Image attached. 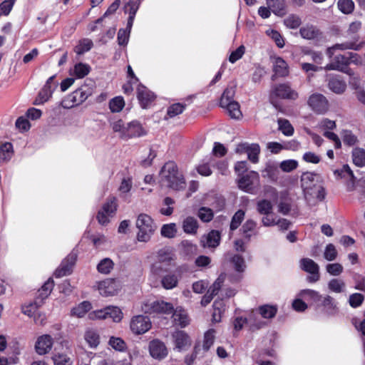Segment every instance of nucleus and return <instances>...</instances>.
I'll return each mask as SVG.
<instances>
[{"label": "nucleus", "instance_id": "c9c22d12", "mask_svg": "<svg viewBox=\"0 0 365 365\" xmlns=\"http://www.w3.org/2000/svg\"><path fill=\"white\" fill-rule=\"evenodd\" d=\"M351 158L353 163L359 167L363 168L365 166V149L356 147L351 151Z\"/></svg>", "mask_w": 365, "mask_h": 365}, {"label": "nucleus", "instance_id": "774afa93", "mask_svg": "<svg viewBox=\"0 0 365 365\" xmlns=\"http://www.w3.org/2000/svg\"><path fill=\"white\" fill-rule=\"evenodd\" d=\"M197 215L202 222H208L212 220L214 214L210 208L202 207L199 209Z\"/></svg>", "mask_w": 365, "mask_h": 365}, {"label": "nucleus", "instance_id": "c03bdc74", "mask_svg": "<svg viewBox=\"0 0 365 365\" xmlns=\"http://www.w3.org/2000/svg\"><path fill=\"white\" fill-rule=\"evenodd\" d=\"M298 297L304 300L312 301L314 302H318L322 299V297L318 292L312 289L301 290L298 294Z\"/></svg>", "mask_w": 365, "mask_h": 365}, {"label": "nucleus", "instance_id": "6ab92c4d", "mask_svg": "<svg viewBox=\"0 0 365 365\" xmlns=\"http://www.w3.org/2000/svg\"><path fill=\"white\" fill-rule=\"evenodd\" d=\"M304 197L310 205L322 201L325 197V190L320 184L315 185L312 189L304 192Z\"/></svg>", "mask_w": 365, "mask_h": 365}, {"label": "nucleus", "instance_id": "bb28decb", "mask_svg": "<svg viewBox=\"0 0 365 365\" xmlns=\"http://www.w3.org/2000/svg\"><path fill=\"white\" fill-rule=\"evenodd\" d=\"M145 134V130L139 122L134 120L127 124L125 138L140 137Z\"/></svg>", "mask_w": 365, "mask_h": 365}, {"label": "nucleus", "instance_id": "864d4df0", "mask_svg": "<svg viewBox=\"0 0 365 365\" xmlns=\"http://www.w3.org/2000/svg\"><path fill=\"white\" fill-rule=\"evenodd\" d=\"M157 257V261L169 265L174 259V254L170 250L164 248L158 251Z\"/></svg>", "mask_w": 365, "mask_h": 365}, {"label": "nucleus", "instance_id": "f3484780", "mask_svg": "<svg viewBox=\"0 0 365 365\" xmlns=\"http://www.w3.org/2000/svg\"><path fill=\"white\" fill-rule=\"evenodd\" d=\"M300 267L304 271L311 274L307 279L310 282H316L319 279V266L312 259L304 258L300 260Z\"/></svg>", "mask_w": 365, "mask_h": 365}, {"label": "nucleus", "instance_id": "f704fd0d", "mask_svg": "<svg viewBox=\"0 0 365 365\" xmlns=\"http://www.w3.org/2000/svg\"><path fill=\"white\" fill-rule=\"evenodd\" d=\"M299 33L303 38L312 40L318 38L321 36V32L315 26L307 25L300 29Z\"/></svg>", "mask_w": 365, "mask_h": 365}, {"label": "nucleus", "instance_id": "393cba45", "mask_svg": "<svg viewBox=\"0 0 365 365\" xmlns=\"http://www.w3.org/2000/svg\"><path fill=\"white\" fill-rule=\"evenodd\" d=\"M172 314L174 323L180 327H185L190 324L187 313L182 307H177Z\"/></svg>", "mask_w": 365, "mask_h": 365}, {"label": "nucleus", "instance_id": "e433bc0d", "mask_svg": "<svg viewBox=\"0 0 365 365\" xmlns=\"http://www.w3.org/2000/svg\"><path fill=\"white\" fill-rule=\"evenodd\" d=\"M349 180L346 183V190L349 192L357 191L365 194V180L359 179L356 180L354 175L353 178H349Z\"/></svg>", "mask_w": 365, "mask_h": 365}, {"label": "nucleus", "instance_id": "dca6fc26", "mask_svg": "<svg viewBox=\"0 0 365 365\" xmlns=\"http://www.w3.org/2000/svg\"><path fill=\"white\" fill-rule=\"evenodd\" d=\"M55 77V76H52L48 78L46 84L40 91L34 101L35 105H42L51 98L52 94L56 87V84L53 83Z\"/></svg>", "mask_w": 365, "mask_h": 365}, {"label": "nucleus", "instance_id": "603ef678", "mask_svg": "<svg viewBox=\"0 0 365 365\" xmlns=\"http://www.w3.org/2000/svg\"><path fill=\"white\" fill-rule=\"evenodd\" d=\"M329 289L334 293H341L345 290V283L342 279L338 278L331 279L328 282Z\"/></svg>", "mask_w": 365, "mask_h": 365}, {"label": "nucleus", "instance_id": "3c124183", "mask_svg": "<svg viewBox=\"0 0 365 365\" xmlns=\"http://www.w3.org/2000/svg\"><path fill=\"white\" fill-rule=\"evenodd\" d=\"M235 270L238 273L243 272L246 269V264L244 258L240 255H234L230 259Z\"/></svg>", "mask_w": 365, "mask_h": 365}, {"label": "nucleus", "instance_id": "09e8293b", "mask_svg": "<svg viewBox=\"0 0 365 365\" xmlns=\"http://www.w3.org/2000/svg\"><path fill=\"white\" fill-rule=\"evenodd\" d=\"M256 209L259 215L271 214L273 209V205L269 200L262 199L257 201Z\"/></svg>", "mask_w": 365, "mask_h": 365}, {"label": "nucleus", "instance_id": "37998d69", "mask_svg": "<svg viewBox=\"0 0 365 365\" xmlns=\"http://www.w3.org/2000/svg\"><path fill=\"white\" fill-rule=\"evenodd\" d=\"M14 153L13 145L10 143H5L0 146V163H5L12 158Z\"/></svg>", "mask_w": 365, "mask_h": 365}, {"label": "nucleus", "instance_id": "5701e85b", "mask_svg": "<svg viewBox=\"0 0 365 365\" xmlns=\"http://www.w3.org/2000/svg\"><path fill=\"white\" fill-rule=\"evenodd\" d=\"M363 46V43H356L354 41H348L342 43H336L334 45L331 47H329L327 50V54L329 56V58H331L335 52L338 50L339 51H344L347 49H352L355 51H359L361 48Z\"/></svg>", "mask_w": 365, "mask_h": 365}, {"label": "nucleus", "instance_id": "423d86ee", "mask_svg": "<svg viewBox=\"0 0 365 365\" xmlns=\"http://www.w3.org/2000/svg\"><path fill=\"white\" fill-rule=\"evenodd\" d=\"M123 317V314L118 307L108 306L101 309L93 311L89 314L91 319H105L110 318L114 322H120Z\"/></svg>", "mask_w": 365, "mask_h": 365}, {"label": "nucleus", "instance_id": "7c9ffc66", "mask_svg": "<svg viewBox=\"0 0 365 365\" xmlns=\"http://www.w3.org/2000/svg\"><path fill=\"white\" fill-rule=\"evenodd\" d=\"M328 87L332 92L341 94L345 91L346 84L339 76H331L329 79Z\"/></svg>", "mask_w": 365, "mask_h": 365}, {"label": "nucleus", "instance_id": "58836bf2", "mask_svg": "<svg viewBox=\"0 0 365 365\" xmlns=\"http://www.w3.org/2000/svg\"><path fill=\"white\" fill-rule=\"evenodd\" d=\"M220 106L227 110L232 118L240 119L242 115L240 105L236 101H230L227 105H220Z\"/></svg>", "mask_w": 365, "mask_h": 365}, {"label": "nucleus", "instance_id": "c756f323", "mask_svg": "<svg viewBox=\"0 0 365 365\" xmlns=\"http://www.w3.org/2000/svg\"><path fill=\"white\" fill-rule=\"evenodd\" d=\"M53 365H73V359L66 352L55 349V353L51 357Z\"/></svg>", "mask_w": 365, "mask_h": 365}, {"label": "nucleus", "instance_id": "7ed1b4c3", "mask_svg": "<svg viewBox=\"0 0 365 365\" xmlns=\"http://www.w3.org/2000/svg\"><path fill=\"white\" fill-rule=\"evenodd\" d=\"M91 90L86 86H83L65 97L61 102L63 108L69 109L83 103L89 96Z\"/></svg>", "mask_w": 365, "mask_h": 365}, {"label": "nucleus", "instance_id": "ddd939ff", "mask_svg": "<svg viewBox=\"0 0 365 365\" xmlns=\"http://www.w3.org/2000/svg\"><path fill=\"white\" fill-rule=\"evenodd\" d=\"M148 351L150 356L157 361H162L168 355V349L165 344L159 339H153L149 342Z\"/></svg>", "mask_w": 365, "mask_h": 365}, {"label": "nucleus", "instance_id": "a211bd4d", "mask_svg": "<svg viewBox=\"0 0 365 365\" xmlns=\"http://www.w3.org/2000/svg\"><path fill=\"white\" fill-rule=\"evenodd\" d=\"M172 339L175 349L179 351L187 349L191 346V339L188 334L183 331H176L173 333Z\"/></svg>", "mask_w": 365, "mask_h": 365}, {"label": "nucleus", "instance_id": "cd10ccee", "mask_svg": "<svg viewBox=\"0 0 365 365\" xmlns=\"http://www.w3.org/2000/svg\"><path fill=\"white\" fill-rule=\"evenodd\" d=\"M302 187L303 191L312 189L315 185L320 184L318 176L312 173H304L301 178Z\"/></svg>", "mask_w": 365, "mask_h": 365}, {"label": "nucleus", "instance_id": "680f3d73", "mask_svg": "<svg viewBox=\"0 0 365 365\" xmlns=\"http://www.w3.org/2000/svg\"><path fill=\"white\" fill-rule=\"evenodd\" d=\"M302 24L301 19L297 15H289L284 19V24L289 29H297Z\"/></svg>", "mask_w": 365, "mask_h": 365}, {"label": "nucleus", "instance_id": "4d7b16f0", "mask_svg": "<svg viewBox=\"0 0 365 365\" xmlns=\"http://www.w3.org/2000/svg\"><path fill=\"white\" fill-rule=\"evenodd\" d=\"M93 46V41L88 38H84L78 42V44L75 47L74 51L78 55H81L85 52L88 51Z\"/></svg>", "mask_w": 365, "mask_h": 365}, {"label": "nucleus", "instance_id": "0e129e2a", "mask_svg": "<svg viewBox=\"0 0 365 365\" xmlns=\"http://www.w3.org/2000/svg\"><path fill=\"white\" fill-rule=\"evenodd\" d=\"M111 127L114 132L118 133L121 138H125L127 124L125 125L122 120H118L113 122Z\"/></svg>", "mask_w": 365, "mask_h": 365}, {"label": "nucleus", "instance_id": "5fc2aeb1", "mask_svg": "<svg viewBox=\"0 0 365 365\" xmlns=\"http://www.w3.org/2000/svg\"><path fill=\"white\" fill-rule=\"evenodd\" d=\"M354 3L352 0H339L337 8L344 14H350L354 10Z\"/></svg>", "mask_w": 365, "mask_h": 365}, {"label": "nucleus", "instance_id": "ea45409f", "mask_svg": "<svg viewBox=\"0 0 365 365\" xmlns=\"http://www.w3.org/2000/svg\"><path fill=\"white\" fill-rule=\"evenodd\" d=\"M278 307L274 304H264L258 308L259 314L264 319L274 318L277 312Z\"/></svg>", "mask_w": 365, "mask_h": 365}, {"label": "nucleus", "instance_id": "8fccbe9b", "mask_svg": "<svg viewBox=\"0 0 365 365\" xmlns=\"http://www.w3.org/2000/svg\"><path fill=\"white\" fill-rule=\"evenodd\" d=\"M262 176L272 181L277 180L278 178L277 166L273 163H267L262 170Z\"/></svg>", "mask_w": 365, "mask_h": 365}, {"label": "nucleus", "instance_id": "e2e57ef3", "mask_svg": "<svg viewBox=\"0 0 365 365\" xmlns=\"http://www.w3.org/2000/svg\"><path fill=\"white\" fill-rule=\"evenodd\" d=\"M185 109V106L181 103H175L168 107L165 119L168 118H174L175 116L182 113Z\"/></svg>", "mask_w": 365, "mask_h": 365}, {"label": "nucleus", "instance_id": "052dcab7", "mask_svg": "<svg viewBox=\"0 0 365 365\" xmlns=\"http://www.w3.org/2000/svg\"><path fill=\"white\" fill-rule=\"evenodd\" d=\"M278 125L279 130L287 136H291L294 133V128L289 120L286 119H279Z\"/></svg>", "mask_w": 365, "mask_h": 365}, {"label": "nucleus", "instance_id": "de8ad7c7", "mask_svg": "<svg viewBox=\"0 0 365 365\" xmlns=\"http://www.w3.org/2000/svg\"><path fill=\"white\" fill-rule=\"evenodd\" d=\"M216 331L214 329H210L204 334L202 349L207 351L213 345L215 339Z\"/></svg>", "mask_w": 365, "mask_h": 365}, {"label": "nucleus", "instance_id": "4c0bfd02", "mask_svg": "<svg viewBox=\"0 0 365 365\" xmlns=\"http://www.w3.org/2000/svg\"><path fill=\"white\" fill-rule=\"evenodd\" d=\"M322 306L324 308V311L330 315L335 314L338 311L337 303L329 295H326L323 297Z\"/></svg>", "mask_w": 365, "mask_h": 365}, {"label": "nucleus", "instance_id": "aec40b11", "mask_svg": "<svg viewBox=\"0 0 365 365\" xmlns=\"http://www.w3.org/2000/svg\"><path fill=\"white\" fill-rule=\"evenodd\" d=\"M76 255L75 253H71L66 259L61 262L59 267L55 272V276L57 277H61L70 274L73 267L74 266L76 261Z\"/></svg>", "mask_w": 365, "mask_h": 365}, {"label": "nucleus", "instance_id": "f03ea898", "mask_svg": "<svg viewBox=\"0 0 365 365\" xmlns=\"http://www.w3.org/2000/svg\"><path fill=\"white\" fill-rule=\"evenodd\" d=\"M135 225L138 229L137 240L139 242H148L156 230L153 220L150 216L144 213L138 216Z\"/></svg>", "mask_w": 365, "mask_h": 365}, {"label": "nucleus", "instance_id": "6e6d98bb", "mask_svg": "<svg viewBox=\"0 0 365 365\" xmlns=\"http://www.w3.org/2000/svg\"><path fill=\"white\" fill-rule=\"evenodd\" d=\"M177 225L175 223H169L163 225L161 227V235L167 238H173L177 234Z\"/></svg>", "mask_w": 365, "mask_h": 365}, {"label": "nucleus", "instance_id": "69168bd1", "mask_svg": "<svg viewBox=\"0 0 365 365\" xmlns=\"http://www.w3.org/2000/svg\"><path fill=\"white\" fill-rule=\"evenodd\" d=\"M214 312L212 314V322H219L221 320L222 314L225 311L223 302L222 301H215L213 304Z\"/></svg>", "mask_w": 365, "mask_h": 365}, {"label": "nucleus", "instance_id": "473e14b6", "mask_svg": "<svg viewBox=\"0 0 365 365\" xmlns=\"http://www.w3.org/2000/svg\"><path fill=\"white\" fill-rule=\"evenodd\" d=\"M84 339L91 349L96 348L100 344V336L98 331L93 329H88L84 334Z\"/></svg>", "mask_w": 365, "mask_h": 365}, {"label": "nucleus", "instance_id": "4be33fe9", "mask_svg": "<svg viewBox=\"0 0 365 365\" xmlns=\"http://www.w3.org/2000/svg\"><path fill=\"white\" fill-rule=\"evenodd\" d=\"M271 62L274 73L280 77H285L289 75V70L287 63L279 56L271 57Z\"/></svg>", "mask_w": 365, "mask_h": 365}, {"label": "nucleus", "instance_id": "a18cd8bd", "mask_svg": "<svg viewBox=\"0 0 365 365\" xmlns=\"http://www.w3.org/2000/svg\"><path fill=\"white\" fill-rule=\"evenodd\" d=\"M114 267V262L110 258H104L101 259L97 264V270L103 274H108L111 272Z\"/></svg>", "mask_w": 365, "mask_h": 365}, {"label": "nucleus", "instance_id": "13d9d810", "mask_svg": "<svg viewBox=\"0 0 365 365\" xmlns=\"http://www.w3.org/2000/svg\"><path fill=\"white\" fill-rule=\"evenodd\" d=\"M334 175L336 179L353 178V172L349 165H344L341 168L333 171Z\"/></svg>", "mask_w": 365, "mask_h": 365}, {"label": "nucleus", "instance_id": "9d476101", "mask_svg": "<svg viewBox=\"0 0 365 365\" xmlns=\"http://www.w3.org/2000/svg\"><path fill=\"white\" fill-rule=\"evenodd\" d=\"M95 287L101 296L110 297L118 293L120 289V284L117 280L108 278L98 282Z\"/></svg>", "mask_w": 365, "mask_h": 365}, {"label": "nucleus", "instance_id": "79ce46f5", "mask_svg": "<svg viewBox=\"0 0 365 365\" xmlns=\"http://www.w3.org/2000/svg\"><path fill=\"white\" fill-rule=\"evenodd\" d=\"M90 66L86 63H78L76 64L73 68L70 71L71 76L77 78H82L87 76L90 72Z\"/></svg>", "mask_w": 365, "mask_h": 365}, {"label": "nucleus", "instance_id": "a19ab883", "mask_svg": "<svg viewBox=\"0 0 365 365\" xmlns=\"http://www.w3.org/2000/svg\"><path fill=\"white\" fill-rule=\"evenodd\" d=\"M91 308V304L89 302L84 301L76 307H73L71 311V314L73 317L81 318L83 317L88 311H90Z\"/></svg>", "mask_w": 365, "mask_h": 365}, {"label": "nucleus", "instance_id": "6e6552de", "mask_svg": "<svg viewBox=\"0 0 365 365\" xmlns=\"http://www.w3.org/2000/svg\"><path fill=\"white\" fill-rule=\"evenodd\" d=\"M116 210V198L110 197L103 205L101 209L98 212L97 219L98 222L102 225H106L109 223L110 219L114 217Z\"/></svg>", "mask_w": 365, "mask_h": 365}, {"label": "nucleus", "instance_id": "39448f33", "mask_svg": "<svg viewBox=\"0 0 365 365\" xmlns=\"http://www.w3.org/2000/svg\"><path fill=\"white\" fill-rule=\"evenodd\" d=\"M238 187L242 190L250 193H256L259 187V175L255 171H250L242 175L237 180Z\"/></svg>", "mask_w": 365, "mask_h": 365}, {"label": "nucleus", "instance_id": "0eeeda50", "mask_svg": "<svg viewBox=\"0 0 365 365\" xmlns=\"http://www.w3.org/2000/svg\"><path fill=\"white\" fill-rule=\"evenodd\" d=\"M142 309L150 314H170L174 311L173 305L163 300L148 302L144 304Z\"/></svg>", "mask_w": 365, "mask_h": 365}, {"label": "nucleus", "instance_id": "4468645a", "mask_svg": "<svg viewBox=\"0 0 365 365\" xmlns=\"http://www.w3.org/2000/svg\"><path fill=\"white\" fill-rule=\"evenodd\" d=\"M53 339L49 334H42L36 341L34 349L37 354L43 356L48 354L53 346Z\"/></svg>", "mask_w": 365, "mask_h": 365}, {"label": "nucleus", "instance_id": "bf43d9fd", "mask_svg": "<svg viewBox=\"0 0 365 365\" xmlns=\"http://www.w3.org/2000/svg\"><path fill=\"white\" fill-rule=\"evenodd\" d=\"M125 106V101L123 97L117 96L111 99L109 102V108L113 113H118L122 110Z\"/></svg>", "mask_w": 365, "mask_h": 365}, {"label": "nucleus", "instance_id": "49530a36", "mask_svg": "<svg viewBox=\"0 0 365 365\" xmlns=\"http://www.w3.org/2000/svg\"><path fill=\"white\" fill-rule=\"evenodd\" d=\"M42 300H38L37 299L34 302L23 305L21 307V311L24 314L29 317H32L38 312V308L42 305Z\"/></svg>", "mask_w": 365, "mask_h": 365}, {"label": "nucleus", "instance_id": "c85d7f7f", "mask_svg": "<svg viewBox=\"0 0 365 365\" xmlns=\"http://www.w3.org/2000/svg\"><path fill=\"white\" fill-rule=\"evenodd\" d=\"M199 227L198 222L194 217H186L182 222V228L185 233L195 235Z\"/></svg>", "mask_w": 365, "mask_h": 365}, {"label": "nucleus", "instance_id": "2f4dec72", "mask_svg": "<svg viewBox=\"0 0 365 365\" xmlns=\"http://www.w3.org/2000/svg\"><path fill=\"white\" fill-rule=\"evenodd\" d=\"M266 4L275 15L282 16L285 14L286 4L284 0H266Z\"/></svg>", "mask_w": 365, "mask_h": 365}, {"label": "nucleus", "instance_id": "2eb2a0df", "mask_svg": "<svg viewBox=\"0 0 365 365\" xmlns=\"http://www.w3.org/2000/svg\"><path fill=\"white\" fill-rule=\"evenodd\" d=\"M235 151L237 153H247L248 159L251 162L256 163L259 160L260 148L257 143L249 144L247 143H244L237 145Z\"/></svg>", "mask_w": 365, "mask_h": 365}, {"label": "nucleus", "instance_id": "1a4fd4ad", "mask_svg": "<svg viewBox=\"0 0 365 365\" xmlns=\"http://www.w3.org/2000/svg\"><path fill=\"white\" fill-rule=\"evenodd\" d=\"M152 327L150 318L144 315L134 316L130 322L131 331L135 335H140L148 332Z\"/></svg>", "mask_w": 365, "mask_h": 365}, {"label": "nucleus", "instance_id": "f8f14e48", "mask_svg": "<svg viewBox=\"0 0 365 365\" xmlns=\"http://www.w3.org/2000/svg\"><path fill=\"white\" fill-rule=\"evenodd\" d=\"M270 96L294 101L298 98L299 94L289 83H281L273 87Z\"/></svg>", "mask_w": 365, "mask_h": 365}, {"label": "nucleus", "instance_id": "b1692460", "mask_svg": "<svg viewBox=\"0 0 365 365\" xmlns=\"http://www.w3.org/2000/svg\"><path fill=\"white\" fill-rule=\"evenodd\" d=\"M138 98L143 108H148L155 99V95L143 86L138 88Z\"/></svg>", "mask_w": 365, "mask_h": 365}, {"label": "nucleus", "instance_id": "9b49d317", "mask_svg": "<svg viewBox=\"0 0 365 365\" xmlns=\"http://www.w3.org/2000/svg\"><path fill=\"white\" fill-rule=\"evenodd\" d=\"M309 108L316 113L324 114L329 108V103L327 98L321 93L312 94L307 101Z\"/></svg>", "mask_w": 365, "mask_h": 365}, {"label": "nucleus", "instance_id": "f257e3e1", "mask_svg": "<svg viewBox=\"0 0 365 365\" xmlns=\"http://www.w3.org/2000/svg\"><path fill=\"white\" fill-rule=\"evenodd\" d=\"M160 182L162 186L175 190L185 187L184 178L178 173L177 165L174 162L166 163L160 173Z\"/></svg>", "mask_w": 365, "mask_h": 365}, {"label": "nucleus", "instance_id": "412c9836", "mask_svg": "<svg viewBox=\"0 0 365 365\" xmlns=\"http://www.w3.org/2000/svg\"><path fill=\"white\" fill-rule=\"evenodd\" d=\"M255 314H251L248 319L242 317H236L233 322L234 329L236 331H240L246 323H249L250 329L254 331L263 327L264 323L262 321L255 322Z\"/></svg>", "mask_w": 365, "mask_h": 365}, {"label": "nucleus", "instance_id": "338daca9", "mask_svg": "<svg viewBox=\"0 0 365 365\" xmlns=\"http://www.w3.org/2000/svg\"><path fill=\"white\" fill-rule=\"evenodd\" d=\"M108 344L116 351H123L126 349L125 342L120 337H110Z\"/></svg>", "mask_w": 365, "mask_h": 365}, {"label": "nucleus", "instance_id": "a878e982", "mask_svg": "<svg viewBox=\"0 0 365 365\" xmlns=\"http://www.w3.org/2000/svg\"><path fill=\"white\" fill-rule=\"evenodd\" d=\"M220 240V232L212 230L207 235H204L201 240V245L204 247H216L219 245Z\"/></svg>", "mask_w": 365, "mask_h": 365}, {"label": "nucleus", "instance_id": "20e7f679", "mask_svg": "<svg viewBox=\"0 0 365 365\" xmlns=\"http://www.w3.org/2000/svg\"><path fill=\"white\" fill-rule=\"evenodd\" d=\"M349 65V54L348 55H337L334 58V61L328 63L324 70H336L344 72L350 76L349 83L356 86L359 81L358 77L354 76V73L351 69L348 68L346 66Z\"/></svg>", "mask_w": 365, "mask_h": 365}, {"label": "nucleus", "instance_id": "72a5a7b5", "mask_svg": "<svg viewBox=\"0 0 365 365\" xmlns=\"http://www.w3.org/2000/svg\"><path fill=\"white\" fill-rule=\"evenodd\" d=\"M180 275L176 273H169L161 279V284L165 289H172L177 287Z\"/></svg>", "mask_w": 365, "mask_h": 365}]
</instances>
